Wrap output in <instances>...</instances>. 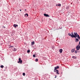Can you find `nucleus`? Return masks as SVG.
Returning <instances> with one entry per match:
<instances>
[{
	"mask_svg": "<svg viewBox=\"0 0 80 80\" xmlns=\"http://www.w3.org/2000/svg\"><path fill=\"white\" fill-rule=\"evenodd\" d=\"M76 48L77 50H79V49H80V45L79 44L76 46Z\"/></svg>",
	"mask_w": 80,
	"mask_h": 80,
	"instance_id": "f257e3e1",
	"label": "nucleus"
},
{
	"mask_svg": "<svg viewBox=\"0 0 80 80\" xmlns=\"http://www.w3.org/2000/svg\"><path fill=\"white\" fill-rule=\"evenodd\" d=\"M74 38H76V37H77V35H78V34L77 33H76L75 32H74Z\"/></svg>",
	"mask_w": 80,
	"mask_h": 80,
	"instance_id": "f03ea898",
	"label": "nucleus"
},
{
	"mask_svg": "<svg viewBox=\"0 0 80 80\" xmlns=\"http://www.w3.org/2000/svg\"><path fill=\"white\" fill-rule=\"evenodd\" d=\"M44 16H45V17H50V16H49V15L46 14H44Z\"/></svg>",
	"mask_w": 80,
	"mask_h": 80,
	"instance_id": "7ed1b4c3",
	"label": "nucleus"
},
{
	"mask_svg": "<svg viewBox=\"0 0 80 80\" xmlns=\"http://www.w3.org/2000/svg\"><path fill=\"white\" fill-rule=\"evenodd\" d=\"M19 61L20 63H22V61L21 60V58H19Z\"/></svg>",
	"mask_w": 80,
	"mask_h": 80,
	"instance_id": "20e7f679",
	"label": "nucleus"
},
{
	"mask_svg": "<svg viewBox=\"0 0 80 80\" xmlns=\"http://www.w3.org/2000/svg\"><path fill=\"white\" fill-rule=\"evenodd\" d=\"M54 68H55V70H56V69L57 70V68H59V67L58 66H57V67H55Z\"/></svg>",
	"mask_w": 80,
	"mask_h": 80,
	"instance_id": "39448f33",
	"label": "nucleus"
},
{
	"mask_svg": "<svg viewBox=\"0 0 80 80\" xmlns=\"http://www.w3.org/2000/svg\"><path fill=\"white\" fill-rule=\"evenodd\" d=\"M62 52H63V50L62 49H61L59 50V52L60 53H62Z\"/></svg>",
	"mask_w": 80,
	"mask_h": 80,
	"instance_id": "423d86ee",
	"label": "nucleus"
},
{
	"mask_svg": "<svg viewBox=\"0 0 80 80\" xmlns=\"http://www.w3.org/2000/svg\"><path fill=\"white\" fill-rule=\"evenodd\" d=\"M13 26H14V28H16L17 27H18V25L16 24H14Z\"/></svg>",
	"mask_w": 80,
	"mask_h": 80,
	"instance_id": "0eeeda50",
	"label": "nucleus"
},
{
	"mask_svg": "<svg viewBox=\"0 0 80 80\" xmlns=\"http://www.w3.org/2000/svg\"><path fill=\"white\" fill-rule=\"evenodd\" d=\"M71 37H72V38H73L75 37V36H74V35L73 34H72V35H71Z\"/></svg>",
	"mask_w": 80,
	"mask_h": 80,
	"instance_id": "6e6552de",
	"label": "nucleus"
},
{
	"mask_svg": "<svg viewBox=\"0 0 80 80\" xmlns=\"http://www.w3.org/2000/svg\"><path fill=\"white\" fill-rule=\"evenodd\" d=\"M56 6H58V7L60 6H60H61V4H56Z\"/></svg>",
	"mask_w": 80,
	"mask_h": 80,
	"instance_id": "1a4fd4ad",
	"label": "nucleus"
},
{
	"mask_svg": "<svg viewBox=\"0 0 80 80\" xmlns=\"http://www.w3.org/2000/svg\"><path fill=\"white\" fill-rule=\"evenodd\" d=\"M31 44L32 45H33L34 44H35V42H31Z\"/></svg>",
	"mask_w": 80,
	"mask_h": 80,
	"instance_id": "9d476101",
	"label": "nucleus"
},
{
	"mask_svg": "<svg viewBox=\"0 0 80 80\" xmlns=\"http://www.w3.org/2000/svg\"><path fill=\"white\" fill-rule=\"evenodd\" d=\"M74 51H75V49H73L71 50V52L72 53L74 52Z\"/></svg>",
	"mask_w": 80,
	"mask_h": 80,
	"instance_id": "9b49d317",
	"label": "nucleus"
},
{
	"mask_svg": "<svg viewBox=\"0 0 80 80\" xmlns=\"http://www.w3.org/2000/svg\"><path fill=\"white\" fill-rule=\"evenodd\" d=\"M72 58H74V59H77V57L75 56H72Z\"/></svg>",
	"mask_w": 80,
	"mask_h": 80,
	"instance_id": "f8f14e48",
	"label": "nucleus"
},
{
	"mask_svg": "<svg viewBox=\"0 0 80 80\" xmlns=\"http://www.w3.org/2000/svg\"><path fill=\"white\" fill-rule=\"evenodd\" d=\"M57 71V69H55V68H54V72H56Z\"/></svg>",
	"mask_w": 80,
	"mask_h": 80,
	"instance_id": "ddd939ff",
	"label": "nucleus"
},
{
	"mask_svg": "<svg viewBox=\"0 0 80 80\" xmlns=\"http://www.w3.org/2000/svg\"><path fill=\"white\" fill-rule=\"evenodd\" d=\"M17 49H16L15 48H14V49L13 51L14 52H15V51H17Z\"/></svg>",
	"mask_w": 80,
	"mask_h": 80,
	"instance_id": "4468645a",
	"label": "nucleus"
},
{
	"mask_svg": "<svg viewBox=\"0 0 80 80\" xmlns=\"http://www.w3.org/2000/svg\"><path fill=\"white\" fill-rule=\"evenodd\" d=\"M25 16L26 17H28V14H25Z\"/></svg>",
	"mask_w": 80,
	"mask_h": 80,
	"instance_id": "2eb2a0df",
	"label": "nucleus"
},
{
	"mask_svg": "<svg viewBox=\"0 0 80 80\" xmlns=\"http://www.w3.org/2000/svg\"><path fill=\"white\" fill-rule=\"evenodd\" d=\"M59 72V71L58 70H57V71L56 72V73L57 74H58V75H59V72Z\"/></svg>",
	"mask_w": 80,
	"mask_h": 80,
	"instance_id": "dca6fc26",
	"label": "nucleus"
},
{
	"mask_svg": "<svg viewBox=\"0 0 80 80\" xmlns=\"http://www.w3.org/2000/svg\"><path fill=\"white\" fill-rule=\"evenodd\" d=\"M78 39H76V40L75 41V42H78Z\"/></svg>",
	"mask_w": 80,
	"mask_h": 80,
	"instance_id": "f3484780",
	"label": "nucleus"
},
{
	"mask_svg": "<svg viewBox=\"0 0 80 80\" xmlns=\"http://www.w3.org/2000/svg\"><path fill=\"white\" fill-rule=\"evenodd\" d=\"M68 35H69V36H71V34H70V33H69L68 34Z\"/></svg>",
	"mask_w": 80,
	"mask_h": 80,
	"instance_id": "a211bd4d",
	"label": "nucleus"
},
{
	"mask_svg": "<svg viewBox=\"0 0 80 80\" xmlns=\"http://www.w3.org/2000/svg\"><path fill=\"white\" fill-rule=\"evenodd\" d=\"M77 50H75V53H77Z\"/></svg>",
	"mask_w": 80,
	"mask_h": 80,
	"instance_id": "6ab92c4d",
	"label": "nucleus"
},
{
	"mask_svg": "<svg viewBox=\"0 0 80 80\" xmlns=\"http://www.w3.org/2000/svg\"><path fill=\"white\" fill-rule=\"evenodd\" d=\"M38 59H36L35 60L36 62H38Z\"/></svg>",
	"mask_w": 80,
	"mask_h": 80,
	"instance_id": "aec40b11",
	"label": "nucleus"
},
{
	"mask_svg": "<svg viewBox=\"0 0 80 80\" xmlns=\"http://www.w3.org/2000/svg\"><path fill=\"white\" fill-rule=\"evenodd\" d=\"M30 52V50H28L27 51V53H29V52Z\"/></svg>",
	"mask_w": 80,
	"mask_h": 80,
	"instance_id": "412c9836",
	"label": "nucleus"
},
{
	"mask_svg": "<svg viewBox=\"0 0 80 80\" xmlns=\"http://www.w3.org/2000/svg\"><path fill=\"white\" fill-rule=\"evenodd\" d=\"M0 67H1V68H3V67H4V66L3 65H1V66Z\"/></svg>",
	"mask_w": 80,
	"mask_h": 80,
	"instance_id": "4be33fe9",
	"label": "nucleus"
},
{
	"mask_svg": "<svg viewBox=\"0 0 80 80\" xmlns=\"http://www.w3.org/2000/svg\"><path fill=\"white\" fill-rule=\"evenodd\" d=\"M22 74H23V76H25V73H23Z\"/></svg>",
	"mask_w": 80,
	"mask_h": 80,
	"instance_id": "5701e85b",
	"label": "nucleus"
},
{
	"mask_svg": "<svg viewBox=\"0 0 80 80\" xmlns=\"http://www.w3.org/2000/svg\"><path fill=\"white\" fill-rule=\"evenodd\" d=\"M33 57H35V54H34L33 56Z\"/></svg>",
	"mask_w": 80,
	"mask_h": 80,
	"instance_id": "b1692460",
	"label": "nucleus"
},
{
	"mask_svg": "<svg viewBox=\"0 0 80 80\" xmlns=\"http://www.w3.org/2000/svg\"><path fill=\"white\" fill-rule=\"evenodd\" d=\"M78 39H80V37H78Z\"/></svg>",
	"mask_w": 80,
	"mask_h": 80,
	"instance_id": "393cba45",
	"label": "nucleus"
},
{
	"mask_svg": "<svg viewBox=\"0 0 80 80\" xmlns=\"http://www.w3.org/2000/svg\"><path fill=\"white\" fill-rule=\"evenodd\" d=\"M79 35H78H78H77V37H79Z\"/></svg>",
	"mask_w": 80,
	"mask_h": 80,
	"instance_id": "a878e982",
	"label": "nucleus"
},
{
	"mask_svg": "<svg viewBox=\"0 0 80 80\" xmlns=\"http://www.w3.org/2000/svg\"><path fill=\"white\" fill-rule=\"evenodd\" d=\"M71 34H73V32H71Z\"/></svg>",
	"mask_w": 80,
	"mask_h": 80,
	"instance_id": "bb28decb",
	"label": "nucleus"
},
{
	"mask_svg": "<svg viewBox=\"0 0 80 80\" xmlns=\"http://www.w3.org/2000/svg\"><path fill=\"white\" fill-rule=\"evenodd\" d=\"M20 12H21L22 11V10L21 9H20Z\"/></svg>",
	"mask_w": 80,
	"mask_h": 80,
	"instance_id": "cd10ccee",
	"label": "nucleus"
},
{
	"mask_svg": "<svg viewBox=\"0 0 80 80\" xmlns=\"http://www.w3.org/2000/svg\"><path fill=\"white\" fill-rule=\"evenodd\" d=\"M55 78H57V76H56L55 77Z\"/></svg>",
	"mask_w": 80,
	"mask_h": 80,
	"instance_id": "c85d7f7f",
	"label": "nucleus"
},
{
	"mask_svg": "<svg viewBox=\"0 0 80 80\" xmlns=\"http://www.w3.org/2000/svg\"><path fill=\"white\" fill-rule=\"evenodd\" d=\"M18 63H20V62H19V61H18Z\"/></svg>",
	"mask_w": 80,
	"mask_h": 80,
	"instance_id": "c756f323",
	"label": "nucleus"
},
{
	"mask_svg": "<svg viewBox=\"0 0 80 80\" xmlns=\"http://www.w3.org/2000/svg\"><path fill=\"white\" fill-rule=\"evenodd\" d=\"M25 11H27V9H25Z\"/></svg>",
	"mask_w": 80,
	"mask_h": 80,
	"instance_id": "7c9ffc66",
	"label": "nucleus"
},
{
	"mask_svg": "<svg viewBox=\"0 0 80 80\" xmlns=\"http://www.w3.org/2000/svg\"><path fill=\"white\" fill-rule=\"evenodd\" d=\"M79 48H80V45H79Z\"/></svg>",
	"mask_w": 80,
	"mask_h": 80,
	"instance_id": "2f4dec72",
	"label": "nucleus"
},
{
	"mask_svg": "<svg viewBox=\"0 0 80 80\" xmlns=\"http://www.w3.org/2000/svg\"><path fill=\"white\" fill-rule=\"evenodd\" d=\"M12 47H13V46H12Z\"/></svg>",
	"mask_w": 80,
	"mask_h": 80,
	"instance_id": "473e14b6",
	"label": "nucleus"
}]
</instances>
